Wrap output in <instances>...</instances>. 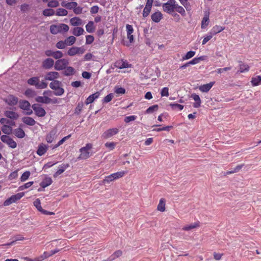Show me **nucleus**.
Instances as JSON below:
<instances>
[{
	"label": "nucleus",
	"instance_id": "f257e3e1",
	"mask_svg": "<svg viewBox=\"0 0 261 261\" xmlns=\"http://www.w3.org/2000/svg\"><path fill=\"white\" fill-rule=\"evenodd\" d=\"M92 148V144L91 143H87L86 146L82 147L80 149V154L77 159L79 160H86L89 158L91 156L90 151Z\"/></svg>",
	"mask_w": 261,
	"mask_h": 261
},
{
	"label": "nucleus",
	"instance_id": "f03ea898",
	"mask_svg": "<svg viewBox=\"0 0 261 261\" xmlns=\"http://www.w3.org/2000/svg\"><path fill=\"white\" fill-rule=\"evenodd\" d=\"M69 29L68 25L64 23L53 24L50 27V33L55 35L60 33L67 32Z\"/></svg>",
	"mask_w": 261,
	"mask_h": 261
},
{
	"label": "nucleus",
	"instance_id": "7ed1b4c3",
	"mask_svg": "<svg viewBox=\"0 0 261 261\" xmlns=\"http://www.w3.org/2000/svg\"><path fill=\"white\" fill-rule=\"evenodd\" d=\"M49 87L54 90V95L61 96L64 93V90L62 87V83L59 81H54L49 84Z\"/></svg>",
	"mask_w": 261,
	"mask_h": 261
},
{
	"label": "nucleus",
	"instance_id": "20e7f679",
	"mask_svg": "<svg viewBox=\"0 0 261 261\" xmlns=\"http://www.w3.org/2000/svg\"><path fill=\"white\" fill-rule=\"evenodd\" d=\"M175 4V0H168L167 3L163 5L164 11L170 14H172L174 12Z\"/></svg>",
	"mask_w": 261,
	"mask_h": 261
},
{
	"label": "nucleus",
	"instance_id": "39448f33",
	"mask_svg": "<svg viewBox=\"0 0 261 261\" xmlns=\"http://www.w3.org/2000/svg\"><path fill=\"white\" fill-rule=\"evenodd\" d=\"M69 64V61L66 59H61L55 62L54 68L56 70L60 71L64 69Z\"/></svg>",
	"mask_w": 261,
	"mask_h": 261
},
{
	"label": "nucleus",
	"instance_id": "423d86ee",
	"mask_svg": "<svg viewBox=\"0 0 261 261\" xmlns=\"http://www.w3.org/2000/svg\"><path fill=\"white\" fill-rule=\"evenodd\" d=\"M24 195V193L23 192L13 195L4 201V205L6 206L10 205L13 203H14L17 200L20 199Z\"/></svg>",
	"mask_w": 261,
	"mask_h": 261
},
{
	"label": "nucleus",
	"instance_id": "0eeeda50",
	"mask_svg": "<svg viewBox=\"0 0 261 261\" xmlns=\"http://www.w3.org/2000/svg\"><path fill=\"white\" fill-rule=\"evenodd\" d=\"M32 108L36 116L43 117L45 116L46 113L45 110L38 103H35L32 106Z\"/></svg>",
	"mask_w": 261,
	"mask_h": 261
},
{
	"label": "nucleus",
	"instance_id": "6e6552de",
	"mask_svg": "<svg viewBox=\"0 0 261 261\" xmlns=\"http://www.w3.org/2000/svg\"><path fill=\"white\" fill-rule=\"evenodd\" d=\"M1 140L3 142L7 144L10 148H15L17 147L16 142L9 136L2 135L1 137Z\"/></svg>",
	"mask_w": 261,
	"mask_h": 261
},
{
	"label": "nucleus",
	"instance_id": "1a4fd4ad",
	"mask_svg": "<svg viewBox=\"0 0 261 261\" xmlns=\"http://www.w3.org/2000/svg\"><path fill=\"white\" fill-rule=\"evenodd\" d=\"M119 132L118 128H112L106 130L102 135V137L103 139H107L114 135H117Z\"/></svg>",
	"mask_w": 261,
	"mask_h": 261
},
{
	"label": "nucleus",
	"instance_id": "9d476101",
	"mask_svg": "<svg viewBox=\"0 0 261 261\" xmlns=\"http://www.w3.org/2000/svg\"><path fill=\"white\" fill-rule=\"evenodd\" d=\"M85 51V49L83 47H72L70 48L67 54L70 56H73L77 54H83Z\"/></svg>",
	"mask_w": 261,
	"mask_h": 261
},
{
	"label": "nucleus",
	"instance_id": "9b49d317",
	"mask_svg": "<svg viewBox=\"0 0 261 261\" xmlns=\"http://www.w3.org/2000/svg\"><path fill=\"white\" fill-rule=\"evenodd\" d=\"M114 66L119 69H123L132 67V64H129L126 60H119L115 62Z\"/></svg>",
	"mask_w": 261,
	"mask_h": 261
},
{
	"label": "nucleus",
	"instance_id": "f8f14e48",
	"mask_svg": "<svg viewBox=\"0 0 261 261\" xmlns=\"http://www.w3.org/2000/svg\"><path fill=\"white\" fill-rule=\"evenodd\" d=\"M6 103L11 106H16L18 102L17 97L13 95H9L4 99Z\"/></svg>",
	"mask_w": 261,
	"mask_h": 261
},
{
	"label": "nucleus",
	"instance_id": "ddd939ff",
	"mask_svg": "<svg viewBox=\"0 0 261 261\" xmlns=\"http://www.w3.org/2000/svg\"><path fill=\"white\" fill-rule=\"evenodd\" d=\"M60 77V74L57 71H50L47 72L45 76V80L47 81H56V79Z\"/></svg>",
	"mask_w": 261,
	"mask_h": 261
},
{
	"label": "nucleus",
	"instance_id": "4468645a",
	"mask_svg": "<svg viewBox=\"0 0 261 261\" xmlns=\"http://www.w3.org/2000/svg\"><path fill=\"white\" fill-rule=\"evenodd\" d=\"M55 62L51 58H47L45 59L42 63V66L45 69H49L55 65Z\"/></svg>",
	"mask_w": 261,
	"mask_h": 261
},
{
	"label": "nucleus",
	"instance_id": "2eb2a0df",
	"mask_svg": "<svg viewBox=\"0 0 261 261\" xmlns=\"http://www.w3.org/2000/svg\"><path fill=\"white\" fill-rule=\"evenodd\" d=\"M239 69L237 73L247 72L249 71L250 67L248 64L243 63L242 61H239Z\"/></svg>",
	"mask_w": 261,
	"mask_h": 261
},
{
	"label": "nucleus",
	"instance_id": "dca6fc26",
	"mask_svg": "<svg viewBox=\"0 0 261 261\" xmlns=\"http://www.w3.org/2000/svg\"><path fill=\"white\" fill-rule=\"evenodd\" d=\"M48 146L43 143H41L38 147L36 153L39 156L44 155L47 151Z\"/></svg>",
	"mask_w": 261,
	"mask_h": 261
},
{
	"label": "nucleus",
	"instance_id": "f3484780",
	"mask_svg": "<svg viewBox=\"0 0 261 261\" xmlns=\"http://www.w3.org/2000/svg\"><path fill=\"white\" fill-rule=\"evenodd\" d=\"M163 14L159 11H158L153 13L151 15V20L155 23L159 22L163 19Z\"/></svg>",
	"mask_w": 261,
	"mask_h": 261
},
{
	"label": "nucleus",
	"instance_id": "a211bd4d",
	"mask_svg": "<svg viewBox=\"0 0 261 261\" xmlns=\"http://www.w3.org/2000/svg\"><path fill=\"white\" fill-rule=\"evenodd\" d=\"M51 98L47 96H38L35 98V101L39 103L48 104L50 103Z\"/></svg>",
	"mask_w": 261,
	"mask_h": 261
},
{
	"label": "nucleus",
	"instance_id": "6ab92c4d",
	"mask_svg": "<svg viewBox=\"0 0 261 261\" xmlns=\"http://www.w3.org/2000/svg\"><path fill=\"white\" fill-rule=\"evenodd\" d=\"M100 96V92H96L95 93L90 95L88 96V97L86 99L85 101V104L86 105H88L90 103H92L94 100L98 98Z\"/></svg>",
	"mask_w": 261,
	"mask_h": 261
},
{
	"label": "nucleus",
	"instance_id": "aec40b11",
	"mask_svg": "<svg viewBox=\"0 0 261 261\" xmlns=\"http://www.w3.org/2000/svg\"><path fill=\"white\" fill-rule=\"evenodd\" d=\"M209 12H205L204 16L201 21V28L205 29L208 25L209 23Z\"/></svg>",
	"mask_w": 261,
	"mask_h": 261
},
{
	"label": "nucleus",
	"instance_id": "412c9836",
	"mask_svg": "<svg viewBox=\"0 0 261 261\" xmlns=\"http://www.w3.org/2000/svg\"><path fill=\"white\" fill-rule=\"evenodd\" d=\"M215 82H210L208 84H204L203 85L200 86L199 88V89L200 90V91L202 92H207L211 89V88L213 86Z\"/></svg>",
	"mask_w": 261,
	"mask_h": 261
},
{
	"label": "nucleus",
	"instance_id": "4be33fe9",
	"mask_svg": "<svg viewBox=\"0 0 261 261\" xmlns=\"http://www.w3.org/2000/svg\"><path fill=\"white\" fill-rule=\"evenodd\" d=\"M158 211L164 212L166 210V200L162 198L160 199L159 203L157 206Z\"/></svg>",
	"mask_w": 261,
	"mask_h": 261
},
{
	"label": "nucleus",
	"instance_id": "5701e85b",
	"mask_svg": "<svg viewBox=\"0 0 261 261\" xmlns=\"http://www.w3.org/2000/svg\"><path fill=\"white\" fill-rule=\"evenodd\" d=\"M53 182L52 179L49 177H45L42 181L40 182V186L43 188H45L49 185H50Z\"/></svg>",
	"mask_w": 261,
	"mask_h": 261
},
{
	"label": "nucleus",
	"instance_id": "b1692460",
	"mask_svg": "<svg viewBox=\"0 0 261 261\" xmlns=\"http://www.w3.org/2000/svg\"><path fill=\"white\" fill-rule=\"evenodd\" d=\"M191 97L195 100V102L193 103V107L195 108H198L200 106L201 99L198 95L193 93L191 95Z\"/></svg>",
	"mask_w": 261,
	"mask_h": 261
},
{
	"label": "nucleus",
	"instance_id": "393cba45",
	"mask_svg": "<svg viewBox=\"0 0 261 261\" xmlns=\"http://www.w3.org/2000/svg\"><path fill=\"white\" fill-rule=\"evenodd\" d=\"M70 23L72 26H79L82 24V20L78 17H74L70 19Z\"/></svg>",
	"mask_w": 261,
	"mask_h": 261
},
{
	"label": "nucleus",
	"instance_id": "a878e982",
	"mask_svg": "<svg viewBox=\"0 0 261 261\" xmlns=\"http://www.w3.org/2000/svg\"><path fill=\"white\" fill-rule=\"evenodd\" d=\"M5 115L8 118L14 120L18 119L19 117V115L18 113L11 111H6L5 112Z\"/></svg>",
	"mask_w": 261,
	"mask_h": 261
},
{
	"label": "nucleus",
	"instance_id": "bb28decb",
	"mask_svg": "<svg viewBox=\"0 0 261 261\" xmlns=\"http://www.w3.org/2000/svg\"><path fill=\"white\" fill-rule=\"evenodd\" d=\"M22 121L24 123L30 126H33L36 123V121L30 117H24L22 118Z\"/></svg>",
	"mask_w": 261,
	"mask_h": 261
},
{
	"label": "nucleus",
	"instance_id": "cd10ccee",
	"mask_svg": "<svg viewBox=\"0 0 261 261\" xmlns=\"http://www.w3.org/2000/svg\"><path fill=\"white\" fill-rule=\"evenodd\" d=\"M122 254V251L121 250H117L114 252L107 259L104 260L103 261H112L121 256Z\"/></svg>",
	"mask_w": 261,
	"mask_h": 261
},
{
	"label": "nucleus",
	"instance_id": "c85d7f7f",
	"mask_svg": "<svg viewBox=\"0 0 261 261\" xmlns=\"http://www.w3.org/2000/svg\"><path fill=\"white\" fill-rule=\"evenodd\" d=\"M14 134L18 138H23L24 137L25 134L21 128H17L14 130Z\"/></svg>",
	"mask_w": 261,
	"mask_h": 261
},
{
	"label": "nucleus",
	"instance_id": "c756f323",
	"mask_svg": "<svg viewBox=\"0 0 261 261\" xmlns=\"http://www.w3.org/2000/svg\"><path fill=\"white\" fill-rule=\"evenodd\" d=\"M252 86H257L261 85V75H257L252 77L251 80Z\"/></svg>",
	"mask_w": 261,
	"mask_h": 261
},
{
	"label": "nucleus",
	"instance_id": "7c9ffc66",
	"mask_svg": "<svg viewBox=\"0 0 261 261\" xmlns=\"http://www.w3.org/2000/svg\"><path fill=\"white\" fill-rule=\"evenodd\" d=\"M18 102L19 108L24 111L27 108L28 109L29 107H31L30 103L26 100H20Z\"/></svg>",
	"mask_w": 261,
	"mask_h": 261
},
{
	"label": "nucleus",
	"instance_id": "2f4dec72",
	"mask_svg": "<svg viewBox=\"0 0 261 261\" xmlns=\"http://www.w3.org/2000/svg\"><path fill=\"white\" fill-rule=\"evenodd\" d=\"M69 165L68 164H62L60 167L59 169L56 171V172L54 175V176L55 177H57L59 175L61 174L62 173L64 172L65 169L68 167Z\"/></svg>",
	"mask_w": 261,
	"mask_h": 261
},
{
	"label": "nucleus",
	"instance_id": "473e14b6",
	"mask_svg": "<svg viewBox=\"0 0 261 261\" xmlns=\"http://www.w3.org/2000/svg\"><path fill=\"white\" fill-rule=\"evenodd\" d=\"M75 73V69L74 68L71 66H67L66 68L64 69V71L63 72L64 75L66 76H70L72 75Z\"/></svg>",
	"mask_w": 261,
	"mask_h": 261
},
{
	"label": "nucleus",
	"instance_id": "72a5a7b5",
	"mask_svg": "<svg viewBox=\"0 0 261 261\" xmlns=\"http://www.w3.org/2000/svg\"><path fill=\"white\" fill-rule=\"evenodd\" d=\"M84 33V30L81 27H75L72 29V34L77 37L83 35Z\"/></svg>",
	"mask_w": 261,
	"mask_h": 261
},
{
	"label": "nucleus",
	"instance_id": "f704fd0d",
	"mask_svg": "<svg viewBox=\"0 0 261 261\" xmlns=\"http://www.w3.org/2000/svg\"><path fill=\"white\" fill-rule=\"evenodd\" d=\"M175 11L180 14L182 16H185L186 15L184 8L182 6H179L176 2L174 8V11Z\"/></svg>",
	"mask_w": 261,
	"mask_h": 261
},
{
	"label": "nucleus",
	"instance_id": "c9c22d12",
	"mask_svg": "<svg viewBox=\"0 0 261 261\" xmlns=\"http://www.w3.org/2000/svg\"><path fill=\"white\" fill-rule=\"evenodd\" d=\"M225 29V28L224 27H222L218 25H215L214 26L211 30V34H213V35H216L219 33H220L222 31H223Z\"/></svg>",
	"mask_w": 261,
	"mask_h": 261
},
{
	"label": "nucleus",
	"instance_id": "e433bc0d",
	"mask_svg": "<svg viewBox=\"0 0 261 261\" xmlns=\"http://www.w3.org/2000/svg\"><path fill=\"white\" fill-rule=\"evenodd\" d=\"M127 173V171H118L116 173H114L111 174L113 176V179L115 180L121 178L124 176L125 174Z\"/></svg>",
	"mask_w": 261,
	"mask_h": 261
},
{
	"label": "nucleus",
	"instance_id": "4c0bfd02",
	"mask_svg": "<svg viewBox=\"0 0 261 261\" xmlns=\"http://www.w3.org/2000/svg\"><path fill=\"white\" fill-rule=\"evenodd\" d=\"M86 29L87 32L89 33H93L95 31L94 22L92 21H89L86 25Z\"/></svg>",
	"mask_w": 261,
	"mask_h": 261
},
{
	"label": "nucleus",
	"instance_id": "58836bf2",
	"mask_svg": "<svg viewBox=\"0 0 261 261\" xmlns=\"http://www.w3.org/2000/svg\"><path fill=\"white\" fill-rule=\"evenodd\" d=\"M62 6L66 7L67 9H73V10L74 9V8L77 6V3L76 2H69V3H67L64 4V3L63 2L62 3Z\"/></svg>",
	"mask_w": 261,
	"mask_h": 261
},
{
	"label": "nucleus",
	"instance_id": "ea45409f",
	"mask_svg": "<svg viewBox=\"0 0 261 261\" xmlns=\"http://www.w3.org/2000/svg\"><path fill=\"white\" fill-rule=\"evenodd\" d=\"M2 131L5 134L10 135L12 133V128L11 126L4 124L2 127Z\"/></svg>",
	"mask_w": 261,
	"mask_h": 261
},
{
	"label": "nucleus",
	"instance_id": "a19ab883",
	"mask_svg": "<svg viewBox=\"0 0 261 261\" xmlns=\"http://www.w3.org/2000/svg\"><path fill=\"white\" fill-rule=\"evenodd\" d=\"M205 59L204 56H201L198 58H194L192 60L188 62L189 65H195L198 64L200 61H203Z\"/></svg>",
	"mask_w": 261,
	"mask_h": 261
},
{
	"label": "nucleus",
	"instance_id": "79ce46f5",
	"mask_svg": "<svg viewBox=\"0 0 261 261\" xmlns=\"http://www.w3.org/2000/svg\"><path fill=\"white\" fill-rule=\"evenodd\" d=\"M199 222L194 223L191 224H190L189 225L185 226L184 227H182V229L184 230L188 231V230H190L191 229L195 228H196L197 227H199Z\"/></svg>",
	"mask_w": 261,
	"mask_h": 261
},
{
	"label": "nucleus",
	"instance_id": "37998d69",
	"mask_svg": "<svg viewBox=\"0 0 261 261\" xmlns=\"http://www.w3.org/2000/svg\"><path fill=\"white\" fill-rule=\"evenodd\" d=\"M39 79V78L38 77H31L28 80V84L32 86H34L36 87Z\"/></svg>",
	"mask_w": 261,
	"mask_h": 261
},
{
	"label": "nucleus",
	"instance_id": "c03bdc74",
	"mask_svg": "<svg viewBox=\"0 0 261 261\" xmlns=\"http://www.w3.org/2000/svg\"><path fill=\"white\" fill-rule=\"evenodd\" d=\"M42 13L45 16H50L55 14V11L51 8H47L44 9Z\"/></svg>",
	"mask_w": 261,
	"mask_h": 261
},
{
	"label": "nucleus",
	"instance_id": "a18cd8bd",
	"mask_svg": "<svg viewBox=\"0 0 261 261\" xmlns=\"http://www.w3.org/2000/svg\"><path fill=\"white\" fill-rule=\"evenodd\" d=\"M68 14V11L63 8H59L56 11V15L57 16H64L67 15Z\"/></svg>",
	"mask_w": 261,
	"mask_h": 261
},
{
	"label": "nucleus",
	"instance_id": "49530a36",
	"mask_svg": "<svg viewBox=\"0 0 261 261\" xmlns=\"http://www.w3.org/2000/svg\"><path fill=\"white\" fill-rule=\"evenodd\" d=\"M47 84L44 81H40L39 79L38 80V82L37 84L36 88L42 89H45L47 88Z\"/></svg>",
	"mask_w": 261,
	"mask_h": 261
},
{
	"label": "nucleus",
	"instance_id": "de8ad7c7",
	"mask_svg": "<svg viewBox=\"0 0 261 261\" xmlns=\"http://www.w3.org/2000/svg\"><path fill=\"white\" fill-rule=\"evenodd\" d=\"M71 137V135H68L67 136L64 137L61 140H60L57 144H56L54 147L53 149L56 148L61 145L62 144H63L67 140L69 139Z\"/></svg>",
	"mask_w": 261,
	"mask_h": 261
},
{
	"label": "nucleus",
	"instance_id": "09e8293b",
	"mask_svg": "<svg viewBox=\"0 0 261 261\" xmlns=\"http://www.w3.org/2000/svg\"><path fill=\"white\" fill-rule=\"evenodd\" d=\"M195 55V51H189L187 53V54L182 57V60H186L191 59L193 57H194Z\"/></svg>",
	"mask_w": 261,
	"mask_h": 261
},
{
	"label": "nucleus",
	"instance_id": "8fccbe9b",
	"mask_svg": "<svg viewBox=\"0 0 261 261\" xmlns=\"http://www.w3.org/2000/svg\"><path fill=\"white\" fill-rule=\"evenodd\" d=\"M31 172L29 171H25L20 177V180L22 182L26 181L30 177Z\"/></svg>",
	"mask_w": 261,
	"mask_h": 261
},
{
	"label": "nucleus",
	"instance_id": "3c124183",
	"mask_svg": "<svg viewBox=\"0 0 261 261\" xmlns=\"http://www.w3.org/2000/svg\"><path fill=\"white\" fill-rule=\"evenodd\" d=\"M59 6V3L57 0H51L47 3V6L49 8H56Z\"/></svg>",
	"mask_w": 261,
	"mask_h": 261
},
{
	"label": "nucleus",
	"instance_id": "603ef678",
	"mask_svg": "<svg viewBox=\"0 0 261 261\" xmlns=\"http://www.w3.org/2000/svg\"><path fill=\"white\" fill-rule=\"evenodd\" d=\"M151 10V7L148 6H145L143 11L142 15L143 17H147Z\"/></svg>",
	"mask_w": 261,
	"mask_h": 261
},
{
	"label": "nucleus",
	"instance_id": "864d4df0",
	"mask_svg": "<svg viewBox=\"0 0 261 261\" xmlns=\"http://www.w3.org/2000/svg\"><path fill=\"white\" fill-rule=\"evenodd\" d=\"M54 138L55 134L53 132H50L46 136V141L47 143H50L54 141Z\"/></svg>",
	"mask_w": 261,
	"mask_h": 261
},
{
	"label": "nucleus",
	"instance_id": "5fc2aeb1",
	"mask_svg": "<svg viewBox=\"0 0 261 261\" xmlns=\"http://www.w3.org/2000/svg\"><path fill=\"white\" fill-rule=\"evenodd\" d=\"M159 108V106L158 105H153L150 107H149L146 110V113L149 114L152 113L154 111H156L158 110Z\"/></svg>",
	"mask_w": 261,
	"mask_h": 261
},
{
	"label": "nucleus",
	"instance_id": "6e6d98bb",
	"mask_svg": "<svg viewBox=\"0 0 261 261\" xmlns=\"http://www.w3.org/2000/svg\"><path fill=\"white\" fill-rule=\"evenodd\" d=\"M34 205L36 207L38 211L40 212L43 209L41 205V201L39 199H36L33 202Z\"/></svg>",
	"mask_w": 261,
	"mask_h": 261
},
{
	"label": "nucleus",
	"instance_id": "4d7b16f0",
	"mask_svg": "<svg viewBox=\"0 0 261 261\" xmlns=\"http://www.w3.org/2000/svg\"><path fill=\"white\" fill-rule=\"evenodd\" d=\"M105 145L107 148H109L110 150H112L115 148L116 145V143L114 142H107V143H105Z\"/></svg>",
	"mask_w": 261,
	"mask_h": 261
},
{
	"label": "nucleus",
	"instance_id": "13d9d810",
	"mask_svg": "<svg viewBox=\"0 0 261 261\" xmlns=\"http://www.w3.org/2000/svg\"><path fill=\"white\" fill-rule=\"evenodd\" d=\"M63 56V54L62 52L60 50H57L54 51L53 58L55 59H61V58H62Z\"/></svg>",
	"mask_w": 261,
	"mask_h": 261
},
{
	"label": "nucleus",
	"instance_id": "bf43d9fd",
	"mask_svg": "<svg viewBox=\"0 0 261 261\" xmlns=\"http://www.w3.org/2000/svg\"><path fill=\"white\" fill-rule=\"evenodd\" d=\"M113 97H114L113 94L110 93L104 97V98L102 100V102L103 103H108V102L111 101L112 100Z\"/></svg>",
	"mask_w": 261,
	"mask_h": 261
},
{
	"label": "nucleus",
	"instance_id": "052dcab7",
	"mask_svg": "<svg viewBox=\"0 0 261 261\" xmlns=\"http://www.w3.org/2000/svg\"><path fill=\"white\" fill-rule=\"evenodd\" d=\"M83 108V103L82 102H79L76 107L75 108L74 113L76 114H79Z\"/></svg>",
	"mask_w": 261,
	"mask_h": 261
},
{
	"label": "nucleus",
	"instance_id": "680f3d73",
	"mask_svg": "<svg viewBox=\"0 0 261 261\" xmlns=\"http://www.w3.org/2000/svg\"><path fill=\"white\" fill-rule=\"evenodd\" d=\"M0 122L2 124H10L11 125H15L14 122L11 121L10 120L4 118H2L0 119Z\"/></svg>",
	"mask_w": 261,
	"mask_h": 261
},
{
	"label": "nucleus",
	"instance_id": "e2e57ef3",
	"mask_svg": "<svg viewBox=\"0 0 261 261\" xmlns=\"http://www.w3.org/2000/svg\"><path fill=\"white\" fill-rule=\"evenodd\" d=\"M24 94L27 97H32L35 95V91H33V90L30 89H28L27 90H25V91L24 92Z\"/></svg>",
	"mask_w": 261,
	"mask_h": 261
},
{
	"label": "nucleus",
	"instance_id": "0e129e2a",
	"mask_svg": "<svg viewBox=\"0 0 261 261\" xmlns=\"http://www.w3.org/2000/svg\"><path fill=\"white\" fill-rule=\"evenodd\" d=\"M137 116L135 115H130L128 116H126L124 118V122L125 123H129L130 121H134L136 119Z\"/></svg>",
	"mask_w": 261,
	"mask_h": 261
},
{
	"label": "nucleus",
	"instance_id": "69168bd1",
	"mask_svg": "<svg viewBox=\"0 0 261 261\" xmlns=\"http://www.w3.org/2000/svg\"><path fill=\"white\" fill-rule=\"evenodd\" d=\"M18 170H16L11 173L8 176L9 179L10 180L16 179L18 177Z\"/></svg>",
	"mask_w": 261,
	"mask_h": 261
},
{
	"label": "nucleus",
	"instance_id": "338daca9",
	"mask_svg": "<svg viewBox=\"0 0 261 261\" xmlns=\"http://www.w3.org/2000/svg\"><path fill=\"white\" fill-rule=\"evenodd\" d=\"M114 179H113V176L112 174L110 175L107 176L105 177V179L103 180L102 182L103 184H109L111 181H114Z\"/></svg>",
	"mask_w": 261,
	"mask_h": 261
},
{
	"label": "nucleus",
	"instance_id": "774afa93",
	"mask_svg": "<svg viewBox=\"0 0 261 261\" xmlns=\"http://www.w3.org/2000/svg\"><path fill=\"white\" fill-rule=\"evenodd\" d=\"M67 40L68 41V45L71 46L75 42L76 38L74 36H71L67 38Z\"/></svg>",
	"mask_w": 261,
	"mask_h": 261
}]
</instances>
